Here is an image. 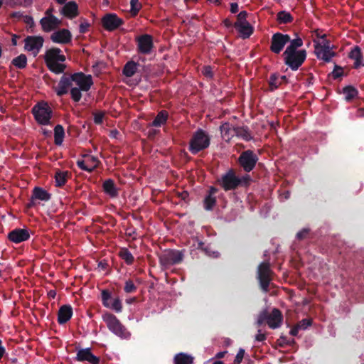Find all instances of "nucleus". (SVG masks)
<instances>
[{"label": "nucleus", "instance_id": "nucleus-9", "mask_svg": "<svg viewBox=\"0 0 364 364\" xmlns=\"http://www.w3.org/2000/svg\"><path fill=\"white\" fill-rule=\"evenodd\" d=\"M137 52L143 55H149L154 47V38L151 35L142 34L135 38Z\"/></svg>", "mask_w": 364, "mask_h": 364}, {"label": "nucleus", "instance_id": "nucleus-33", "mask_svg": "<svg viewBox=\"0 0 364 364\" xmlns=\"http://www.w3.org/2000/svg\"><path fill=\"white\" fill-rule=\"evenodd\" d=\"M174 364H193V358L186 353H179L174 356Z\"/></svg>", "mask_w": 364, "mask_h": 364}, {"label": "nucleus", "instance_id": "nucleus-14", "mask_svg": "<svg viewBox=\"0 0 364 364\" xmlns=\"http://www.w3.org/2000/svg\"><path fill=\"white\" fill-rule=\"evenodd\" d=\"M219 183L225 191H231L237 188V176L233 169H230L228 172L223 175Z\"/></svg>", "mask_w": 364, "mask_h": 364}, {"label": "nucleus", "instance_id": "nucleus-25", "mask_svg": "<svg viewBox=\"0 0 364 364\" xmlns=\"http://www.w3.org/2000/svg\"><path fill=\"white\" fill-rule=\"evenodd\" d=\"M234 27L243 39L250 38L254 32V27L249 22L234 25Z\"/></svg>", "mask_w": 364, "mask_h": 364}, {"label": "nucleus", "instance_id": "nucleus-15", "mask_svg": "<svg viewBox=\"0 0 364 364\" xmlns=\"http://www.w3.org/2000/svg\"><path fill=\"white\" fill-rule=\"evenodd\" d=\"M73 75L64 73L60 77L59 82L53 89L58 97H62L68 93L69 89L73 82Z\"/></svg>", "mask_w": 364, "mask_h": 364}, {"label": "nucleus", "instance_id": "nucleus-8", "mask_svg": "<svg viewBox=\"0 0 364 364\" xmlns=\"http://www.w3.org/2000/svg\"><path fill=\"white\" fill-rule=\"evenodd\" d=\"M259 160L257 154L252 150L248 149L242 151L238 157V164L244 171L250 173L256 166Z\"/></svg>", "mask_w": 364, "mask_h": 364}, {"label": "nucleus", "instance_id": "nucleus-21", "mask_svg": "<svg viewBox=\"0 0 364 364\" xmlns=\"http://www.w3.org/2000/svg\"><path fill=\"white\" fill-rule=\"evenodd\" d=\"M30 235L26 229L16 228L8 235L10 241L14 243H20L29 239Z\"/></svg>", "mask_w": 364, "mask_h": 364}, {"label": "nucleus", "instance_id": "nucleus-43", "mask_svg": "<svg viewBox=\"0 0 364 364\" xmlns=\"http://www.w3.org/2000/svg\"><path fill=\"white\" fill-rule=\"evenodd\" d=\"M233 127H231L230 123L225 122L220 126V129L221 134L224 136H227L228 139H229L230 137L234 136V134L232 132Z\"/></svg>", "mask_w": 364, "mask_h": 364}, {"label": "nucleus", "instance_id": "nucleus-39", "mask_svg": "<svg viewBox=\"0 0 364 364\" xmlns=\"http://www.w3.org/2000/svg\"><path fill=\"white\" fill-rule=\"evenodd\" d=\"M343 93L345 95V100L350 102L358 95V91L354 87L348 85L343 87Z\"/></svg>", "mask_w": 364, "mask_h": 364}, {"label": "nucleus", "instance_id": "nucleus-64", "mask_svg": "<svg viewBox=\"0 0 364 364\" xmlns=\"http://www.w3.org/2000/svg\"><path fill=\"white\" fill-rule=\"evenodd\" d=\"M300 330V328L298 327L297 325H296L295 326H294L291 331H290V334L293 336H296L298 335V333H299V331Z\"/></svg>", "mask_w": 364, "mask_h": 364}, {"label": "nucleus", "instance_id": "nucleus-54", "mask_svg": "<svg viewBox=\"0 0 364 364\" xmlns=\"http://www.w3.org/2000/svg\"><path fill=\"white\" fill-rule=\"evenodd\" d=\"M245 351L243 348H240L233 361V364H240L244 358Z\"/></svg>", "mask_w": 364, "mask_h": 364}, {"label": "nucleus", "instance_id": "nucleus-56", "mask_svg": "<svg viewBox=\"0 0 364 364\" xmlns=\"http://www.w3.org/2000/svg\"><path fill=\"white\" fill-rule=\"evenodd\" d=\"M309 232L310 230L309 228H304L296 234V237L300 240L306 239L308 237Z\"/></svg>", "mask_w": 364, "mask_h": 364}, {"label": "nucleus", "instance_id": "nucleus-48", "mask_svg": "<svg viewBox=\"0 0 364 364\" xmlns=\"http://www.w3.org/2000/svg\"><path fill=\"white\" fill-rule=\"evenodd\" d=\"M137 287L134 284L132 280L128 279L125 282V285L124 287V291L127 293H134L136 291Z\"/></svg>", "mask_w": 364, "mask_h": 364}, {"label": "nucleus", "instance_id": "nucleus-32", "mask_svg": "<svg viewBox=\"0 0 364 364\" xmlns=\"http://www.w3.org/2000/svg\"><path fill=\"white\" fill-rule=\"evenodd\" d=\"M315 54L318 59H321L325 62H330L331 58L336 55V53L333 50H315Z\"/></svg>", "mask_w": 364, "mask_h": 364}, {"label": "nucleus", "instance_id": "nucleus-31", "mask_svg": "<svg viewBox=\"0 0 364 364\" xmlns=\"http://www.w3.org/2000/svg\"><path fill=\"white\" fill-rule=\"evenodd\" d=\"M65 136L64 128L62 125L58 124L54 128V142L57 146H60L63 144Z\"/></svg>", "mask_w": 364, "mask_h": 364}, {"label": "nucleus", "instance_id": "nucleus-49", "mask_svg": "<svg viewBox=\"0 0 364 364\" xmlns=\"http://www.w3.org/2000/svg\"><path fill=\"white\" fill-rule=\"evenodd\" d=\"M81 91H82L81 89L77 87H73L70 89V95L73 100L75 102H78L82 97V93Z\"/></svg>", "mask_w": 364, "mask_h": 364}, {"label": "nucleus", "instance_id": "nucleus-44", "mask_svg": "<svg viewBox=\"0 0 364 364\" xmlns=\"http://www.w3.org/2000/svg\"><path fill=\"white\" fill-rule=\"evenodd\" d=\"M252 181V178L249 174H245L241 177L237 176V188L248 187L250 185Z\"/></svg>", "mask_w": 364, "mask_h": 364}, {"label": "nucleus", "instance_id": "nucleus-24", "mask_svg": "<svg viewBox=\"0 0 364 364\" xmlns=\"http://www.w3.org/2000/svg\"><path fill=\"white\" fill-rule=\"evenodd\" d=\"M61 13L72 19L78 15V6L75 1H69L63 6Z\"/></svg>", "mask_w": 364, "mask_h": 364}, {"label": "nucleus", "instance_id": "nucleus-28", "mask_svg": "<svg viewBox=\"0 0 364 364\" xmlns=\"http://www.w3.org/2000/svg\"><path fill=\"white\" fill-rule=\"evenodd\" d=\"M32 196L33 198L42 201H48L51 198V194L41 187H35Z\"/></svg>", "mask_w": 364, "mask_h": 364}, {"label": "nucleus", "instance_id": "nucleus-27", "mask_svg": "<svg viewBox=\"0 0 364 364\" xmlns=\"http://www.w3.org/2000/svg\"><path fill=\"white\" fill-rule=\"evenodd\" d=\"M234 135L242 138L246 141H249L252 139L251 133L247 127H234L232 128Z\"/></svg>", "mask_w": 364, "mask_h": 364}, {"label": "nucleus", "instance_id": "nucleus-55", "mask_svg": "<svg viewBox=\"0 0 364 364\" xmlns=\"http://www.w3.org/2000/svg\"><path fill=\"white\" fill-rule=\"evenodd\" d=\"M343 74V69L341 67L338 65H335V68L331 73V75L333 79H337L340 77H341Z\"/></svg>", "mask_w": 364, "mask_h": 364}, {"label": "nucleus", "instance_id": "nucleus-53", "mask_svg": "<svg viewBox=\"0 0 364 364\" xmlns=\"http://www.w3.org/2000/svg\"><path fill=\"white\" fill-rule=\"evenodd\" d=\"M312 321L309 318H304L300 321L296 325L300 330H305L311 325Z\"/></svg>", "mask_w": 364, "mask_h": 364}, {"label": "nucleus", "instance_id": "nucleus-4", "mask_svg": "<svg viewBox=\"0 0 364 364\" xmlns=\"http://www.w3.org/2000/svg\"><path fill=\"white\" fill-rule=\"evenodd\" d=\"M307 53L304 49L296 51L284 50L282 54L284 62L291 70H297L304 63Z\"/></svg>", "mask_w": 364, "mask_h": 364}, {"label": "nucleus", "instance_id": "nucleus-29", "mask_svg": "<svg viewBox=\"0 0 364 364\" xmlns=\"http://www.w3.org/2000/svg\"><path fill=\"white\" fill-rule=\"evenodd\" d=\"M138 66L139 63L133 60L128 61L123 68V75L128 77H132L136 73Z\"/></svg>", "mask_w": 364, "mask_h": 364}, {"label": "nucleus", "instance_id": "nucleus-19", "mask_svg": "<svg viewBox=\"0 0 364 364\" xmlns=\"http://www.w3.org/2000/svg\"><path fill=\"white\" fill-rule=\"evenodd\" d=\"M50 40L55 43L67 44L72 41V34L68 29L63 28L53 32L50 36Z\"/></svg>", "mask_w": 364, "mask_h": 364}, {"label": "nucleus", "instance_id": "nucleus-1", "mask_svg": "<svg viewBox=\"0 0 364 364\" xmlns=\"http://www.w3.org/2000/svg\"><path fill=\"white\" fill-rule=\"evenodd\" d=\"M273 274L274 272L269 262H262L258 265L256 278L259 282L260 289L264 293L269 292Z\"/></svg>", "mask_w": 364, "mask_h": 364}, {"label": "nucleus", "instance_id": "nucleus-18", "mask_svg": "<svg viewBox=\"0 0 364 364\" xmlns=\"http://www.w3.org/2000/svg\"><path fill=\"white\" fill-rule=\"evenodd\" d=\"M61 20L58 19L53 15H49V16H45L40 21L42 29L45 32H50L61 25Z\"/></svg>", "mask_w": 364, "mask_h": 364}, {"label": "nucleus", "instance_id": "nucleus-46", "mask_svg": "<svg viewBox=\"0 0 364 364\" xmlns=\"http://www.w3.org/2000/svg\"><path fill=\"white\" fill-rule=\"evenodd\" d=\"M130 6V12L132 16H136L142 7L141 4L139 2V0H131Z\"/></svg>", "mask_w": 364, "mask_h": 364}, {"label": "nucleus", "instance_id": "nucleus-13", "mask_svg": "<svg viewBox=\"0 0 364 364\" xmlns=\"http://www.w3.org/2000/svg\"><path fill=\"white\" fill-rule=\"evenodd\" d=\"M102 302L104 306L114 310L119 313L122 310V301L119 297L112 299L111 292L107 289L102 291Z\"/></svg>", "mask_w": 364, "mask_h": 364}, {"label": "nucleus", "instance_id": "nucleus-22", "mask_svg": "<svg viewBox=\"0 0 364 364\" xmlns=\"http://www.w3.org/2000/svg\"><path fill=\"white\" fill-rule=\"evenodd\" d=\"M348 58L354 60L353 68L358 69L364 67L363 55L359 46H355L348 54Z\"/></svg>", "mask_w": 364, "mask_h": 364}, {"label": "nucleus", "instance_id": "nucleus-7", "mask_svg": "<svg viewBox=\"0 0 364 364\" xmlns=\"http://www.w3.org/2000/svg\"><path fill=\"white\" fill-rule=\"evenodd\" d=\"M159 263L163 269L181 263L183 259V254L178 250H166L159 256Z\"/></svg>", "mask_w": 364, "mask_h": 364}, {"label": "nucleus", "instance_id": "nucleus-37", "mask_svg": "<svg viewBox=\"0 0 364 364\" xmlns=\"http://www.w3.org/2000/svg\"><path fill=\"white\" fill-rule=\"evenodd\" d=\"M68 171H61L58 170L55 174V186L58 187H62L67 182V179L69 175Z\"/></svg>", "mask_w": 364, "mask_h": 364}, {"label": "nucleus", "instance_id": "nucleus-20", "mask_svg": "<svg viewBox=\"0 0 364 364\" xmlns=\"http://www.w3.org/2000/svg\"><path fill=\"white\" fill-rule=\"evenodd\" d=\"M75 359L77 361H87L90 364H100V358L93 355L89 348L79 350Z\"/></svg>", "mask_w": 364, "mask_h": 364}, {"label": "nucleus", "instance_id": "nucleus-3", "mask_svg": "<svg viewBox=\"0 0 364 364\" xmlns=\"http://www.w3.org/2000/svg\"><path fill=\"white\" fill-rule=\"evenodd\" d=\"M283 316L281 311L274 308L271 313L266 309L262 311L258 315L257 324L260 326L267 322L270 328L275 329L281 326Z\"/></svg>", "mask_w": 364, "mask_h": 364}, {"label": "nucleus", "instance_id": "nucleus-50", "mask_svg": "<svg viewBox=\"0 0 364 364\" xmlns=\"http://www.w3.org/2000/svg\"><path fill=\"white\" fill-rule=\"evenodd\" d=\"M90 27V23L85 18L81 19V23L79 26V32L80 33L84 34L88 31L89 28Z\"/></svg>", "mask_w": 364, "mask_h": 364}, {"label": "nucleus", "instance_id": "nucleus-34", "mask_svg": "<svg viewBox=\"0 0 364 364\" xmlns=\"http://www.w3.org/2000/svg\"><path fill=\"white\" fill-rule=\"evenodd\" d=\"M119 257L123 259L127 265H131L134 261V257L131 252L126 247H122L118 252Z\"/></svg>", "mask_w": 364, "mask_h": 364}, {"label": "nucleus", "instance_id": "nucleus-41", "mask_svg": "<svg viewBox=\"0 0 364 364\" xmlns=\"http://www.w3.org/2000/svg\"><path fill=\"white\" fill-rule=\"evenodd\" d=\"M289 45L287 47L285 50L296 51L299 50L298 48L303 46V41L301 38L298 37L295 39L291 40L289 42Z\"/></svg>", "mask_w": 364, "mask_h": 364}, {"label": "nucleus", "instance_id": "nucleus-11", "mask_svg": "<svg viewBox=\"0 0 364 364\" xmlns=\"http://www.w3.org/2000/svg\"><path fill=\"white\" fill-rule=\"evenodd\" d=\"M103 28L107 31H113L124 24V20L114 13H107L101 20Z\"/></svg>", "mask_w": 364, "mask_h": 364}, {"label": "nucleus", "instance_id": "nucleus-40", "mask_svg": "<svg viewBox=\"0 0 364 364\" xmlns=\"http://www.w3.org/2000/svg\"><path fill=\"white\" fill-rule=\"evenodd\" d=\"M62 63L63 62L54 63L52 64L47 65L46 67L50 72L55 74L58 75L64 73L67 66L65 64H63Z\"/></svg>", "mask_w": 364, "mask_h": 364}, {"label": "nucleus", "instance_id": "nucleus-47", "mask_svg": "<svg viewBox=\"0 0 364 364\" xmlns=\"http://www.w3.org/2000/svg\"><path fill=\"white\" fill-rule=\"evenodd\" d=\"M77 165L80 169L88 173H92L96 168V165L86 164V162L83 160H78L77 161Z\"/></svg>", "mask_w": 364, "mask_h": 364}, {"label": "nucleus", "instance_id": "nucleus-6", "mask_svg": "<svg viewBox=\"0 0 364 364\" xmlns=\"http://www.w3.org/2000/svg\"><path fill=\"white\" fill-rule=\"evenodd\" d=\"M102 319L106 323L109 330L116 336L126 338L129 335L124 326L114 314L105 313L102 314Z\"/></svg>", "mask_w": 364, "mask_h": 364}, {"label": "nucleus", "instance_id": "nucleus-5", "mask_svg": "<svg viewBox=\"0 0 364 364\" xmlns=\"http://www.w3.org/2000/svg\"><path fill=\"white\" fill-rule=\"evenodd\" d=\"M36 121L41 125L51 124L53 111L47 102L37 103L31 110Z\"/></svg>", "mask_w": 364, "mask_h": 364}, {"label": "nucleus", "instance_id": "nucleus-36", "mask_svg": "<svg viewBox=\"0 0 364 364\" xmlns=\"http://www.w3.org/2000/svg\"><path fill=\"white\" fill-rule=\"evenodd\" d=\"M27 57L25 54H20L17 57L13 58L11 64L18 69H24L27 66Z\"/></svg>", "mask_w": 364, "mask_h": 364}, {"label": "nucleus", "instance_id": "nucleus-10", "mask_svg": "<svg viewBox=\"0 0 364 364\" xmlns=\"http://www.w3.org/2000/svg\"><path fill=\"white\" fill-rule=\"evenodd\" d=\"M44 38L41 36H28L24 39V49L26 51L31 52L36 57L41 49L43 48Z\"/></svg>", "mask_w": 364, "mask_h": 364}, {"label": "nucleus", "instance_id": "nucleus-58", "mask_svg": "<svg viewBox=\"0 0 364 364\" xmlns=\"http://www.w3.org/2000/svg\"><path fill=\"white\" fill-rule=\"evenodd\" d=\"M23 21L29 28H33L35 25L33 18L31 16L26 15L23 16Z\"/></svg>", "mask_w": 364, "mask_h": 364}, {"label": "nucleus", "instance_id": "nucleus-60", "mask_svg": "<svg viewBox=\"0 0 364 364\" xmlns=\"http://www.w3.org/2000/svg\"><path fill=\"white\" fill-rule=\"evenodd\" d=\"M258 332L259 333L255 336V340L259 342L264 341L266 339L265 334L262 333L260 330H259Z\"/></svg>", "mask_w": 364, "mask_h": 364}, {"label": "nucleus", "instance_id": "nucleus-57", "mask_svg": "<svg viewBox=\"0 0 364 364\" xmlns=\"http://www.w3.org/2000/svg\"><path fill=\"white\" fill-rule=\"evenodd\" d=\"M94 115V122L96 124H101L103 122L104 113L103 112H95Z\"/></svg>", "mask_w": 364, "mask_h": 364}, {"label": "nucleus", "instance_id": "nucleus-16", "mask_svg": "<svg viewBox=\"0 0 364 364\" xmlns=\"http://www.w3.org/2000/svg\"><path fill=\"white\" fill-rule=\"evenodd\" d=\"M73 75V82L78 86L77 88L82 91H88L93 84L92 77L90 75H85L82 72L75 73Z\"/></svg>", "mask_w": 364, "mask_h": 364}, {"label": "nucleus", "instance_id": "nucleus-17", "mask_svg": "<svg viewBox=\"0 0 364 364\" xmlns=\"http://www.w3.org/2000/svg\"><path fill=\"white\" fill-rule=\"evenodd\" d=\"M65 60V55L62 53V50L55 47L48 49L44 55L46 65L58 62H64Z\"/></svg>", "mask_w": 364, "mask_h": 364}, {"label": "nucleus", "instance_id": "nucleus-38", "mask_svg": "<svg viewBox=\"0 0 364 364\" xmlns=\"http://www.w3.org/2000/svg\"><path fill=\"white\" fill-rule=\"evenodd\" d=\"M294 18L289 12L281 11L277 15V21L279 23L287 24L293 21Z\"/></svg>", "mask_w": 364, "mask_h": 364}, {"label": "nucleus", "instance_id": "nucleus-62", "mask_svg": "<svg viewBox=\"0 0 364 364\" xmlns=\"http://www.w3.org/2000/svg\"><path fill=\"white\" fill-rule=\"evenodd\" d=\"M6 353V348L3 345L2 341L0 339V360Z\"/></svg>", "mask_w": 364, "mask_h": 364}, {"label": "nucleus", "instance_id": "nucleus-23", "mask_svg": "<svg viewBox=\"0 0 364 364\" xmlns=\"http://www.w3.org/2000/svg\"><path fill=\"white\" fill-rule=\"evenodd\" d=\"M73 308L70 305H63L60 307L58 313V322L59 324L67 323L73 316Z\"/></svg>", "mask_w": 364, "mask_h": 364}, {"label": "nucleus", "instance_id": "nucleus-61", "mask_svg": "<svg viewBox=\"0 0 364 364\" xmlns=\"http://www.w3.org/2000/svg\"><path fill=\"white\" fill-rule=\"evenodd\" d=\"M23 16H25L23 14V13H21L20 11L13 12L11 14V18H17L18 20H20L21 18L23 19Z\"/></svg>", "mask_w": 364, "mask_h": 364}, {"label": "nucleus", "instance_id": "nucleus-45", "mask_svg": "<svg viewBox=\"0 0 364 364\" xmlns=\"http://www.w3.org/2000/svg\"><path fill=\"white\" fill-rule=\"evenodd\" d=\"M326 37V34H323L321 36V38H323V41L321 44L316 43L315 45V50H332V47H331L330 41L328 40L325 39Z\"/></svg>", "mask_w": 364, "mask_h": 364}, {"label": "nucleus", "instance_id": "nucleus-12", "mask_svg": "<svg viewBox=\"0 0 364 364\" xmlns=\"http://www.w3.org/2000/svg\"><path fill=\"white\" fill-rule=\"evenodd\" d=\"M289 41L290 36L288 34L275 33L271 38L270 50L275 54H279Z\"/></svg>", "mask_w": 364, "mask_h": 364}, {"label": "nucleus", "instance_id": "nucleus-2", "mask_svg": "<svg viewBox=\"0 0 364 364\" xmlns=\"http://www.w3.org/2000/svg\"><path fill=\"white\" fill-rule=\"evenodd\" d=\"M210 143L209 135L204 130L199 129L193 133L190 140L188 150L191 154H196L207 149L210 146Z\"/></svg>", "mask_w": 364, "mask_h": 364}, {"label": "nucleus", "instance_id": "nucleus-51", "mask_svg": "<svg viewBox=\"0 0 364 364\" xmlns=\"http://www.w3.org/2000/svg\"><path fill=\"white\" fill-rule=\"evenodd\" d=\"M247 16V12L246 11H240L237 16V21L234 23V25L244 23L248 22L246 18Z\"/></svg>", "mask_w": 364, "mask_h": 364}, {"label": "nucleus", "instance_id": "nucleus-30", "mask_svg": "<svg viewBox=\"0 0 364 364\" xmlns=\"http://www.w3.org/2000/svg\"><path fill=\"white\" fill-rule=\"evenodd\" d=\"M168 119V112L166 110L160 111L151 123V126L155 127H159L161 125L166 124Z\"/></svg>", "mask_w": 364, "mask_h": 364}, {"label": "nucleus", "instance_id": "nucleus-35", "mask_svg": "<svg viewBox=\"0 0 364 364\" xmlns=\"http://www.w3.org/2000/svg\"><path fill=\"white\" fill-rule=\"evenodd\" d=\"M268 85H269L268 90L270 92H273L276 89H277L282 85V80L280 79V75L277 73H272L268 80Z\"/></svg>", "mask_w": 364, "mask_h": 364}, {"label": "nucleus", "instance_id": "nucleus-59", "mask_svg": "<svg viewBox=\"0 0 364 364\" xmlns=\"http://www.w3.org/2000/svg\"><path fill=\"white\" fill-rule=\"evenodd\" d=\"M87 163L89 165H96V168L98 166V164L100 163V161L98 160V159L95 156H90L87 160Z\"/></svg>", "mask_w": 364, "mask_h": 364}, {"label": "nucleus", "instance_id": "nucleus-63", "mask_svg": "<svg viewBox=\"0 0 364 364\" xmlns=\"http://www.w3.org/2000/svg\"><path fill=\"white\" fill-rule=\"evenodd\" d=\"M230 11L232 14H236L238 11V4L237 3L230 4Z\"/></svg>", "mask_w": 364, "mask_h": 364}, {"label": "nucleus", "instance_id": "nucleus-52", "mask_svg": "<svg viewBox=\"0 0 364 364\" xmlns=\"http://www.w3.org/2000/svg\"><path fill=\"white\" fill-rule=\"evenodd\" d=\"M203 75L209 79H213L214 74L213 71V68L210 65L204 66L202 70Z\"/></svg>", "mask_w": 364, "mask_h": 364}, {"label": "nucleus", "instance_id": "nucleus-26", "mask_svg": "<svg viewBox=\"0 0 364 364\" xmlns=\"http://www.w3.org/2000/svg\"><path fill=\"white\" fill-rule=\"evenodd\" d=\"M102 188L104 192L111 198H116L118 196V188L112 179L109 178L105 180L102 183Z\"/></svg>", "mask_w": 364, "mask_h": 364}, {"label": "nucleus", "instance_id": "nucleus-42", "mask_svg": "<svg viewBox=\"0 0 364 364\" xmlns=\"http://www.w3.org/2000/svg\"><path fill=\"white\" fill-rule=\"evenodd\" d=\"M216 197L206 196L203 200V206L206 210H211L216 204Z\"/></svg>", "mask_w": 364, "mask_h": 364}]
</instances>
